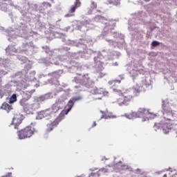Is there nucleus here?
<instances>
[{
  "instance_id": "obj_3",
  "label": "nucleus",
  "mask_w": 177,
  "mask_h": 177,
  "mask_svg": "<svg viewBox=\"0 0 177 177\" xmlns=\"http://www.w3.org/2000/svg\"><path fill=\"white\" fill-rule=\"evenodd\" d=\"M147 114H149V109H146L145 108H140L138 111L136 112H132L131 113V117L134 118H143V120H146L147 117Z\"/></svg>"
},
{
  "instance_id": "obj_19",
  "label": "nucleus",
  "mask_w": 177,
  "mask_h": 177,
  "mask_svg": "<svg viewBox=\"0 0 177 177\" xmlns=\"http://www.w3.org/2000/svg\"><path fill=\"white\" fill-rule=\"evenodd\" d=\"M121 0H112V3L115 6H118L120 5Z\"/></svg>"
},
{
  "instance_id": "obj_2",
  "label": "nucleus",
  "mask_w": 177,
  "mask_h": 177,
  "mask_svg": "<svg viewBox=\"0 0 177 177\" xmlns=\"http://www.w3.org/2000/svg\"><path fill=\"white\" fill-rule=\"evenodd\" d=\"M35 133H37V130L31 126H27L17 132L19 139L21 140L28 139V138H31Z\"/></svg>"
},
{
  "instance_id": "obj_17",
  "label": "nucleus",
  "mask_w": 177,
  "mask_h": 177,
  "mask_svg": "<svg viewBox=\"0 0 177 177\" xmlns=\"http://www.w3.org/2000/svg\"><path fill=\"white\" fill-rule=\"evenodd\" d=\"M37 120H42V118H44V111H41L37 113V115L36 117Z\"/></svg>"
},
{
  "instance_id": "obj_11",
  "label": "nucleus",
  "mask_w": 177,
  "mask_h": 177,
  "mask_svg": "<svg viewBox=\"0 0 177 177\" xmlns=\"http://www.w3.org/2000/svg\"><path fill=\"white\" fill-rule=\"evenodd\" d=\"M35 92V90H32L30 91H26L24 93V99H26V100H30L31 97L32 96V93Z\"/></svg>"
},
{
  "instance_id": "obj_5",
  "label": "nucleus",
  "mask_w": 177,
  "mask_h": 177,
  "mask_svg": "<svg viewBox=\"0 0 177 177\" xmlns=\"http://www.w3.org/2000/svg\"><path fill=\"white\" fill-rule=\"evenodd\" d=\"M78 100H81V97H74L71 98L66 105V107L68 108L66 109V110L62 111V113L64 114H68L69 111L73 109L74 103H75V102H78Z\"/></svg>"
},
{
  "instance_id": "obj_16",
  "label": "nucleus",
  "mask_w": 177,
  "mask_h": 177,
  "mask_svg": "<svg viewBox=\"0 0 177 177\" xmlns=\"http://www.w3.org/2000/svg\"><path fill=\"white\" fill-rule=\"evenodd\" d=\"M101 174H102V170H98L96 173H91L89 175V177H93V176L99 177L100 176Z\"/></svg>"
},
{
  "instance_id": "obj_24",
  "label": "nucleus",
  "mask_w": 177,
  "mask_h": 177,
  "mask_svg": "<svg viewBox=\"0 0 177 177\" xmlns=\"http://www.w3.org/2000/svg\"><path fill=\"white\" fill-rule=\"evenodd\" d=\"M114 96H117V93H114Z\"/></svg>"
},
{
  "instance_id": "obj_13",
  "label": "nucleus",
  "mask_w": 177,
  "mask_h": 177,
  "mask_svg": "<svg viewBox=\"0 0 177 177\" xmlns=\"http://www.w3.org/2000/svg\"><path fill=\"white\" fill-rule=\"evenodd\" d=\"M156 117H157V115L148 111V113L147 115L146 119L142 120V121H147V120H153V119L156 118Z\"/></svg>"
},
{
  "instance_id": "obj_9",
  "label": "nucleus",
  "mask_w": 177,
  "mask_h": 177,
  "mask_svg": "<svg viewBox=\"0 0 177 177\" xmlns=\"http://www.w3.org/2000/svg\"><path fill=\"white\" fill-rule=\"evenodd\" d=\"M28 100H26V98H22L19 102L21 106H22V107H24V110L25 111L30 110V104H28V103H27Z\"/></svg>"
},
{
  "instance_id": "obj_26",
  "label": "nucleus",
  "mask_w": 177,
  "mask_h": 177,
  "mask_svg": "<svg viewBox=\"0 0 177 177\" xmlns=\"http://www.w3.org/2000/svg\"><path fill=\"white\" fill-rule=\"evenodd\" d=\"M168 175H171V173H169Z\"/></svg>"
},
{
  "instance_id": "obj_1",
  "label": "nucleus",
  "mask_w": 177,
  "mask_h": 177,
  "mask_svg": "<svg viewBox=\"0 0 177 177\" xmlns=\"http://www.w3.org/2000/svg\"><path fill=\"white\" fill-rule=\"evenodd\" d=\"M142 90H134L133 91H129L127 90L125 92L121 93V94H118V96L117 97V103L119 104V106H127L133 99V95L132 93L133 92H137V93H139Z\"/></svg>"
},
{
  "instance_id": "obj_20",
  "label": "nucleus",
  "mask_w": 177,
  "mask_h": 177,
  "mask_svg": "<svg viewBox=\"0 0 177 177\" xmlns=\"http://www.w3.org/2000/svg\"><path fill=\"white\" fill-rule=\"evenodd\" d=\"M151 45L152 46H158L160 45V42L157 41H153L152 43H151Z\"/></svg>"
},
{
  "instance_id": "obj_4",
  "label": "nucleus",
  "mask_w": 177,
  "mask_h": 177,
  "mask_svg": "<svg viewBox=\"0 0 177 177\" xmlns=\"http://www.w3.org/2000/svg\"><path fill=\"white\" fill-rule=\"evenodd\" d=\"M80 7L81 1L80 0H75L74 2V5H72L71 6L68 13L65 15V17H74V16H75V10H77V9Z\"/></svg>"
},
{
  "instance_id": "obj_10",
  "label": "nucleus",
  "mask_w": 177,
  "mask_h": 177,
  "mask_svg": "<svg viewBox=\"0 0 177 177\" xmlns=\"http://www.w3.org/2000/svg\"><path fill=\"white\" fill-rule=\"evenodd\" d=\"M1 109L2 110H5L7 111V113H10V110H12L13 108L12 107V105H10L9 104L6 102H3L1 106Z\"/></svg>"
},
{
  "instance_id": "obj_7",
  "label": "nucleus",
  "mask_w": 177,
  "mask_h": 177,
  "mask_svg": "<svg viewBox=\"0 0 177 177\" xmlns=\"http://www.w3.org/2000/svg\"><path fill=\"white\" fill-rule=\"evenodd\" d=\"M57 125H59V119H55V121L51 122L49 124H47V128H46L47 132H50L53 131V129L55 128V127H57Z\"/></svg>"
},
{
  "instance_id": "obj_23",
  "label": "nucleus",
  "mask_w": 177,
  "mask_h": 177,
  "mask_svg": "<svg viewBox=\"0 0 177 177\" xmlns=\"http://www.w3.org/2000/svg\"><path fill=\"white\" fill-rule=\"evenodd\" d=\"M162 177H168V174H165Z\"/></svg>"
},
{
  "instance_id": "obj_22",
  "label": "nucleus",
  "mask_w": 177,
  "mask_h": 177,
  "mask_svg": "<svg viewBox=\"0 0 177 177\" xmlns=\"http://www.w3.org/2000/svg\"><path fill=\"white\" fill-rule=\"evenodd\" d=\"M93 127H96V122H93Z\"/></svg>"
},
{
  "instance_id": "obj_18",
  "label": "nucleus",
  "mask_w": 177,
  "mask_h": 177,
  "mask_svg": "<svg viewBox=\"0 0 177 177\" xmlns=\"http://www.w3.org/2000/svg\"><path fill=\"white\" fill-rule=\"evenodd\" d=\"M44 8H46V9H48V8H51L52 7V4H50V3H48V2H44L42 3Z\"/></svg>"
},
{
  "instance_id": "obj_14",
  "label": "nucleus",
  "mask_w": 177,
  "mask_h": 177,
  "mask_svg": "<svg viewBox=\"0 0 177 177\" xmlns=\"http://www.w3.org/2000/svg\"><path fill=\"white\" fill-rule=\"evenodd\" d=\"M15 102H17V95H16V94H13L10 97V100H9L8 103H9V104H12V103H15Z\"/></svg>"
},
{
  "instance_id": "obj_15",
  "label": "nucleus",
  "mask_w": 177,
  "mask_h": 177,
  "mask_svg": "<svg viewBox=\"0 0 177 177\" xmlns=\"http://www.w3.org/2000/svg\"><path fill=\"white\" fill-rule=\"evenodd\" d=\"M90 9L92 10H95V9H97V3L96 2L91 1L90 4Z\"/></svg>"
},
{
  "instance_id": "obj_8",
  "label": "nucleus",
  "mask_w": 177,
  "mask_h": 177,
  "mask_svg": "<svg viewBox=\"0 0 177 177\" xmlns=\"http://www.w3.org/2000/svg\"><path fill=\"white\" fill-rule=\"evenodd\" d=\"M12 124H15V129H19V125L21 124V119L19 115H15L12 119Z\"/></svg>"
},
{
  "instance_id": "obj_25",
  "label": "nucleus",
  "mask_w": 177,
  "mask_h": 177,
  "mask_svg": "<svg viewBox=\"0 0 177 177\" xmlns=\"http://www.w3.org/2000/svg\"><path fill=\"white\" fill-rule=\"evenodd\" d=\"M167 120H169V121H171V119H167Z\"/></svg>"
},
{
  "instance_id": "obj_21",
  "label": "nucleus",
  "mask_w": 177,
  "mask_h": 177,
  "mask_svg": "<svg viewBox=\"0 0 177 177\" xmlns=\"http://www.w3.org/2000/svg\"><path fill=\"white\" fill-rule=\"evenodd\" d=\"M164 111L165 113H172V111L169 109V110L167 111L166 109H164Z\"/></svg>"
},
{
  "instance_id": "obj_6",
  "label": "nucleus",
  "mask_w": 177,
  "mask_h": 177,
  "mask_svg": "<svg viewBox=\"0 0 177 177\" xmlns=\"http://www.w3.org/2000/svg\"><path fill=\"white\" fill-rule=\"evenodd\" d=\"M153 128L155 129V131H157V129H160L162 128L164 133H168V131H169L168 124L167 123H155Z\"/></svg>"
},
{
  "instance_id": "obj_12",
  "label": "nucleus",
  "mask_w": 177,
  "mask_h": 177,
  "mask_svg": "<svg viewBox=\"0 0 177 177\" xmlns=\"http://www.w3.org/2000/svg\"><path fill=\"white\" fill-rule=\"evenodd\" d=\"M43 113L44 118H46L47 120H49V118L52 117V110L50 109L43 111Z\"/></svg>"
}]
</instances>
